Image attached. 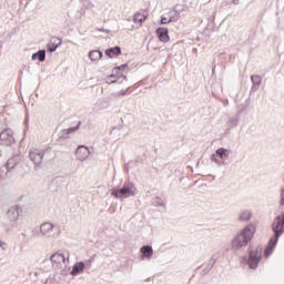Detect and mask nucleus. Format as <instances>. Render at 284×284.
Segmentation results:
<instances>
[{"label":"nucleus","instance_id":"f257e3e1","mask_svg":"<svg viewBox=\"0 0 284 284\" xmlns=\"http://www.w3.org/2000/svg\"><path fill=\"white\" fill-rule=\"evenodd\" d=\"M256 234V225H246L232 241V250H242V247H247L250 241L254 239Z\"/></svg>","mask_w":284,"mask_h":284},{"label":"nucleus","instance_id":"f03ea898","mask_svg":"<svg viewBox=\"0 0 284 284\" xmlns=\"http://www.w3.org/2000/svg\"><path fill=\"white\" fill-rule=\"evenodd\" d=\"M272 230L275 234V237H272L268 242V246L265 251L266 256L272 254L274 247H276V243H278V237L283 236L284 234V213L274 219Z\"/></svg>","mask_w":284,"mask_h":284},{"label":"nucleus","instance_id":"7ed1b4c3","mask_svg":"<svg viewBox=\"0 0 284 284\" xmlns=\"http://www.w3.org/2000/svg\"><path fill=\"white\" fill-rule=\"evenodd\" d=\"M111 195L123 201L124 199H130V196H136V187H134V183H129L122 189H113Z\"/></svg>","mask_w":284,"mask_h":284},{"label":"nucleus","instance_id":"20e7f679","mask_svg":"<svg viewBox=\"0 0 284 284\" xmlns=\"http://www.w3.org/2000/svg\"><path fill=\"white\" fill-rule=\"evenodd\" d=\"M69 254L63 253H54L51 255L50 261L53 270H63L64 267H68V263H70Z\"/></svg>","mask_w":284,"mask_h":284},{"label":"nucleus","instance_id":"39448f33","mask_svg":"<svg viewBox=\"0 0 284 284\" xmlns=\"http://www.w3.org/2000/svg\"><path fill=\"white\" fill-rule=\"evenodd\" d=\"M261 256H263V248L261 246L250 251L247 261L250 270H256V267H258V263H261Z\"/></svg>","mask_w":284,"mask_h":284},{"label":"nucleus","instance_id":"423d86ee","mask_svg":"<svg viewBox=\"0 0 284 284\" xmlns=\"http://www.w3.org/2000/svg\"><path fill=\"white\" fill-rule=\"evenodd\" d=\"M21 214V207L19 206H12L7 212V219L11 225V227H8L7 230L10 232L13 227H17V221L19 220V215Z\"/></svg>","mask_w":284,"mask_h":284},{"label":"nucleus","instance_id":"0eeeda50","mask_svg":"<svg viewBox=\"0 0 284 284\" xmlns=\"http://www.w3.org/2000/svg\"><path fill=\"white\" fill-rule=\"evenodd\" d=\"M43 156H45V153L41 149H31L29 152L30 161L37 166L43 163Z\"/></svg>","mask_w":284,"mask_h":284},{"label":"nucleus","instance_id":"6e6552de","mask_svg":"<svg viewBox=\"0 0 284 284\" xmlns=\"http://www.w3.org/2000/svg\"><path fill=\"white\" fill-rule=\"evenodd\" d=\"M14 143V133L11 129H4L0 133V145H12Z\"/></svg>","mask_w":284,"mask_h":284},{"label":"nucleus","instance_id":"1a4fd4ad","mask_svg":"<svg viewBox=\"0 0 284 284\" xmlns=\"http://www.w3.org/2000/svg\"><path fill=\"white\" fill-rule=\"evenodd\" d=\"M75 159L77 161H88L90 159V149L85 145H79L75 150Z\"/></svg>","mask_w":284,"mask_h":284},{"label":"nucleus","instance_id":"9d476101","mask_svg":"<svg viewBox=\"0 0 284 284\" xmlns=\"http://www.w3.org/2000/svg\"><path fill=\"white\" fill-rule=\"evenodd\" d=\"M180 18H181V16L179 14V12L176 10H170L166 16H163L161 18V24L165 26L168 23H174V22L179 21Z\"/></svg>","mask_w":284,"mask_h":284},{"label":"nucleus","instance_id":"9b49d317","mask_svg":"<svg viewBox=\"0 0 284 284\" xmlns=\"http://www.w3.org/2000/svg\"><path fill=\"white\" fill-rule=\"evenodd\" d=\"M53 231H54V224L50 222H44L40 225V236L50 239L52 236Z\"/></svg>","mask_w":284,"mask_h":284},{"label":"nucleus","instance_id":"f8f14e48","mask_svg":"<svg viewBox=\"0 0 284 284\" xmlns=\"http://www.w3.org/2000/svg\"><path fill=\"white\" fill-rule=\"evenodd\" d=\"M84 271H85V263L77 262L73 265L72 271L70 272V274H71V276H79V274H83Z\"/></svg>","mask_w":284,"mask_h":284},{"label":"nucleus","instance_id":"ddd939ff","mask_svg":"<svg viewBox=\"0 0 284 284\" xmlns=\"http://www.w3.org/2000/svg\"><path fill=\"white\" fill-rule=\"evenodd\" d=\"M215 153L221 159V161H227V159H230V155L232 154V150L220 148L215 151Z\"/></svg>","mask_w":284,"mask_h":284},{"label":"nucleus","instance_id":"4468645a","mask_svg":"<svg viewBox=\"0 0 284 284\" xmlns=\"http://www.w3.org/2000/svg\"><path fill=\"white\" fill-rule=\"evenodd\" d=\"M142 258L150 261L152 256H154V250L150 245H145L141 247Z\"/></svg>","mask_w":284,"mask_h":284},{"label":"nucleus","instance_id":"2eb2a0df","mask_svg":"<svg viewBox=\"0 0 284 284\" xmlns=\"http://www.w3.org/2000/svg\"><path fill=\"white\" fill-rule=\"evenodd\" d=\"M156 33L160 41H162L163 43H168V41H170V34L166 28H159L156 30Z\"/></svg>","mask_w":284,"mask_h":284},{"label":"nucleus","instance_id":"dca6fc26","mask_svg":"<svg viewBox=\"0 0 284 284\" xmlns=\"http://www.w3.org/2000/svg\"><path fill=\"white\" fill-rule=\"evenodd\" d=\"M251 81L253 83L252 92H256V90H258V88H261V84L263 83V78H261V75H252Z\"/></svg>","mask_w":284,"mask_h":284},{"label":"nucleus","instance_id":"f3484780","mask_svg":"<svg viewBox=\"0 0 284 284\" xmlns=\"http://www.w3.org/2000/svg\"><path fill=\"white\" fill-rule=\"evenodd\" d=\"M104 53L106 57H109V59H114V57H119V54H121V48L114 47L111 49H106Z\"/></svg>","mask_w":284,"mask_h":284},{"label":"nucleus","instance_id":"a211bd4d","mask_svg":"<svg viewBox=\"0 0 284 284\" xmlns=\"http://www.w3.org/2000/svg\"><path fill=\"white\" fill-rule=\"evenodd\" d=\"M102 57H103V53L99 50H93L89 52L90 61H93V62L101 61Z\"/></svg>","mask_w":284,"mask_h":284},{"label":"nucleus","instance_id":"6ab92c4d","mask_svg":"<svg viewBox=\"0 0 284 284\" xmlns=\"http://www.w3.org/2000/svg\"><path fill=\"white\" fill-rule=\"evenodd\" d=\"M57 41H59V39H53L49 44H47V50L49 52H57V48L61 45V41L59 43H57Z\"/></svg>","mask_w":284,"mask_h":284},{"label":"nucleus","instance_id":"aec40b11","mask_svg":"<svg viewBox=\"0 0 284 284\" xmlns=\"http://www.w3.org/2000/svg\"><path fill=\"white\" fill-rule=\"evenodd\" d=\"M18 163H19V156L9 159L7 162V170H14V166H17Z\"/></svg>","mask_w":284,"mask_h":284},{"label":"nucleus","instance_id":"412c9836","mask_svg":"<svg viewBox=\"0 0 284 284\" xmlns=\"http://www.w3.org/2000/svg\"><path fill=\"white\" fill-rule=\"evenodd\" d=\"M252 219V211L244 210L239 215V221H250Z\"/></svg>","mask_w":284,"mask_h":284},{"label":"nucleus","instance_id":"4be33fe9","mask_svg":"<svg viewBox=\"0 0 284 284\" xmlns=\"http://www.w3.org/2000/svg\"><path fill=\"white\" fill-rule=\"evenodd\" d=\"M145 19H148V16L143 14V13H135L133 16V22L134 23H142L145 21Z\"/></svg>","mask_w":284,"mask_h":284},{"label":"nucleus","instance_id":"5701e85b","mask_svg":"<svg viewBox=\"0 0 284 284\" xmlns=\"http://www.w3.org/2000/svg\"><path fill=\"white\" fill-rule=\"evenodd\" d=\"M37 57H38V61H41V62L45 61V50H40L37 53L32 54L33 60L37 59Z\"/></svg>","mask_w":284,"mask_h":284},{"label":"nucleus","instance_id":"b1692460","mask_svg":"<svg viewBox=\"0 0 284 284\" xmlns=\"http://www.w3.org/2000/svg\"><path fill=\"white\" fill-rule=\"evenodd\" d=\"M8 250H10V245L8 244V242L0 239V254H6Z\"/></svg>","mask_w":284,"mask_h":284},{"label":"nucleus","instance_id":"393cba45","mask_svg":"<svg viewBox=\"0 0 284 284\" xmlns=\"http://www.w3.org/2000/svg\"><path fill=\"white\" fill-rule=\"evenodd\" d=\"M236 125H239V118L234 116V118H231L227 122V126L229 128H236Z\"/></svg>","mask_w":284,"mask_h":284},{"label":"nucleus","instance_id":"a878e982","mask_svg":"<svg viewBox=\"0 0 284 284\" xmlns=\"http://www.w3.org/2000/svg\"><path fill=\"white\" fill-rule=\"evenodd\" d=\"M128 94V90H121L115 93H112L113 99H121V97H125Z\"/></svg>","mask_w":284,"mask_h":284},{"label":"nucleus","instance_id":"bb28decb","mask_svg":"<svg viewBox=\"0 0 284 284\" xmlns=\"http://www.w3.org/2000/svg\"><path fill=\"white\" fill-rule=\"evenodd\" d=\"M211 161H213V163H216V165L221 166V165H225V163H223L220 159L219 155L216 153H214L211 156Z\"/></svg>","mask_w":284,"mask_h":284},{"label":"nucleus","instance_id":"cd10ccee","mask_svg":"<svg viewBox=\"0 0 284 284\" xmlns=\"http://www.w3.org/2000/svg\"><path fill=\"white\" fill-rule=\"evenodd\" d=\"M154 205H156V207H163V205H165V202L161 200V197H156L154 201Z\"/></svg>","mask_w":284,"mask_h":284},{"label":"nucleus","instance_id":"c85d7f7f","mask_svg":"<svg viewBox=\"0 0 284 284\" xmlns=\"http://www.w3.org/2000/svg\"><path fill=\"white\" fill-rule=\"evenodd\" d=\"M106 83H116V77L111 74L106 78Z\"/></svg>","mask_w":284,"mask_h":284},{"label":"nucleus","instance_id":"c756f323","mask_svg":"<svg viewBox=\"0 0 284 284\" xmlns=\"http://www.w3.org/2000/svg\"><path fill=\"white\" fill-rule=\"evenodd\" d=\"M78 129H79V126L67 129V130H65V133H67V134H70L71 132H77Z\"/></svg>","mask_w":284,"mask_h":284},{"label":"nucleus","instance_id":"7c9ffc66","mask_svg":"<svg viewBox=\"0 0 284 284\" xmlns=\"http://www.w3.org/2000/svg\"><path fill=\"white\" fill-rule=\"evenodd\" d=\"M281 205H284V187L281 190Z\"/></svg>","mask_w":284,"mask_h":284},{"label":"nucleus","instance_id":"2f4dec72","mask_svg":"<svg viewBox=\"0 0 284 284\" xmlns=\"http://www.w3.org/2000/svg\"><path fill=\"white\" fill-rule=\"evenodd\" d=\"M125 68H128V64H122V65L115 68V70H116V71H118V70H125Z\"/></svg>","mask_w":284,"mask_h":284},{"label":"nucleus","instance_id":"473e14b6","mask_svg":"<svg viewBox=\"0 0 284 284\" xmlns=\"http://www.w3.org/2000/svg\"><path fill=\"white\" fill-rule=\"evenodd\" d=\"M234 6H239V0H233Z\"/></svg>","mask_w":284,"mask_h":284},{"label":"nucleus","instance_id":"72a5a7b5","mask_svg":"<svg viewBox=\"0 0 284 284\" xmlns=\"http://www.w3.org/2000/svg\"><path fill=\"white\" fill-rule=\"evenodd\" d=\"M87 265V267H90V265H91V262L89 261V262H87L85 264H84V266Z\"/></svg>","mask_w":284,"mask_h":284}]
</instances>
